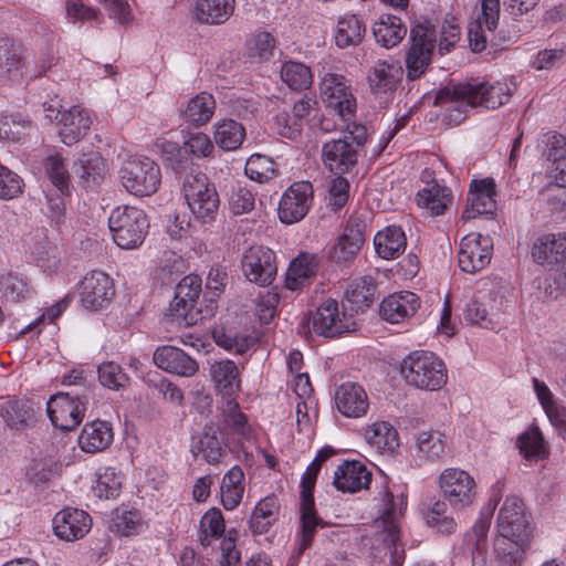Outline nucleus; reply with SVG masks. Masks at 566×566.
Here are the masks:
<instances>
[{
    "mask_svg": "<svg viewBox=\"0 0 566 566\" xmlns=\"http://www.w3.org/2000/svg\"><path fill=\"white\" fill-rule=\"evenodd\" d=\"M496 531L494 554L499 566H522L533 526L520 497L505 499L496 517Z\"/></svg>",
    "mask_w": 566,
    "mask_h": 566,
    "instance_id": "f257e3e1",
    "label": "nucleus"
},
{
    "mask_svg": "<svg viewBox=\"0 0 566 566\" xmlns=\"http://www.w3.org/2000/svg\"><path fill=\"white\" fill-rule=\"evenodd\" d=\"M335 454V450L325 446L322 448L304 472L301 481V543L298 554H303L311 545L317 527H325L326 523L317 516L314 502V488L322 464Z\"/></svg>",
    "mask_w": 566,
    "mask_h": 566,
    "instance_id": "f03ea898",
    "label": "nucleus"
},
{
    "mask_svg": "<svg viewBox=\"0 0 566 566\" xmlns=\"http://www.w3.org/2000/svg\"><path fill=\"white\" fill-rule=\"evenodd\" d=\"M513 92L505 82L490 83L486 81L473 80L452 85H447L437 92V102L462 97L471 107L481 106L488 109H495L506 104Z\"/></svg>",
    "mask_w": 566,
    "mask_h": 566,
    "instance_id": "7ed1b4c3",
    "label": "nucleus"
},
{
    "mask_svg": "<svg viewBox=\"0 0 566 566\" xmlns=\"http://www.w3.org/2000/svg\"><path fill=\"white\" fill-rule=\"evenodd\" d=\"M367 142V130L354 125L339 138H332L322 146L324 166L334 175L350 174L358 164L359 150Z\"/></svg>",
    "mask_w": 566,
    "mask_h": 566,
    "instance_id": "20e7f679",
    "label": "nucleus"
},
{
    "mask_svg": "<svg viewBox=\"0 0 566 566\" xmlns=\"http://www.w3.org/2000/svg\"><path fill=\"white\" fill-rule=\"evenodd\" d=\"M400 371L406 381L416 388L438 390L448 376L444 363L431 352L415 350L402 361Z\"/></svg>",
    "mask_w": 566,
    "mask_h": 566,
    "instance_id": "39448f33",
    "label": "nucleus"
},
{
    "mask_svg": "<svg viewBox=\"0 0 566 566\" xmlns=\"http://www.w3.org/2000/svg\"><path fill=\"white\" fill-rule=\"evenodd\" d=\"M108 227L114 242L122 249H136L143 244L149 229V220L143 209L122 206L113 209Z\"/></svg>",
    "mask_w": 566,
    "mask_h": 566,
    "instance_id": "423d86ee",
    "label": "nucleus"
},
{
    "mask_svg": "<svg viewBox=\"0 0 566 566\" xmlns=\"http://www.w3.org/2000/svg\"><path fill=\"white\" fill-rule=\"evenodd\" d=\"M182 190L187 205L197 221L208 224L216 220L220 199L216 186L209 181L206 174L198 172L187 176Z\"/></svg>",
    "mask_w": 566,
    "mask_h": 566,
    "instance_id": "0eeeda50",
    "label": "nucleus"
},
{
    "mask_svg": "<svg viewBox=\"0 0 566 566\" xmlns=\"http://www.w3.org/2000/svg\"><path fill=\"white\" fill-rule=\"evenodd\" d=\"M91 398L92 391L87 387H83L81 391H60L51 396L46 412L53 426L63 431L76 428L83 421Z\"/></svg>",
    "mask_w": 566,
    "mask_h": 566,
    "instance_id": "6e6552de",
    "label": "nucleus"
},
{
    "mask_svg": "<svg viewBox=\"0 0 566 566\" xmlns=\"http://www.w3.org/2000/svg\"><path fill=\"white\" fill-rule=\"evenodd\" d=\"M410 45L405 54L406 78L416 81L422 77L432 62L436 44V30L430 24L419 23L410 29Z\"/></svg>",
    "mask_w": 566,
    "mask_h": 566,
    "instance_id": "1a4fd4ad",
    "label": "nucleus"
},
{
    "mask_svg": "<svg viewBox=\"0 0 566 566\" xmlns=\"http://www.w3.org/2000/svg\"><path fill=\"white\" fill-rule=\"evenodd\" d=\"M119 177L128 192L140 197L155 193L161 181L159 166L148 157L127 159L119 170Z\"/></svg>",
    "mask_w": 566,
    "mask_h": 566,
    "instance_id": "9d476101",
    "label": "nucleus"
},
{
    "mask_svg": "<svg viewBox=\"0 0 566 566\" xmlns=\"http://www.w3.org/2000/svg\"><path fill=\"white\" fill-rule=\"evenodd\" d=\"M385 506L377 521L382 527L381 539L390 554L392 566H401L405 559V549L400 545L398 518L407 506V496L400 494L395 497L389 491L385 492Z\"/></svg>",
    "mask_w": 566,
    "mask_h": 566,
    "instance_id": "9b49d317",
    "label": "nucleus"
},
{
    "mask_svg": "<svg viewBox=\"0 0 566 566\" xmlns=\"http://www.w3.org/2000/svg\"><path fill=\"white\" fill-rule=\"evenodd\" d=\"M201 292V279L198 275H187L177 284L174 300L170 302L167 315L184 322L186 325H195L202 316L206 308H197L196 304Z\"/></svg>",
    "mask_w": 566,
    "mask_h": 566,
    "instance_id": "f8f14e48",
    "label": "nucleus"
},
{
    "mask_svg": "<svg viewBox=\"0 0 566 566\" xmlns=\"http://www.w3.org/2000/svg\"><path fill=\"white\" fill-rule=\"evenodd\" d=\"M533 260L553 269L559 266L554 282L566 293V232L547 233L536 239L532 247Z\"/></svg>",
    "mask_w": 566,
    "mask_h": 566,
    "instance_id": "ddd939ff",
    "label": "nucleus"
},
{
    "mask_svg": "<svg viewBox=\"0 0 566 566\" xmlns=\"http://www.w3.org/2000/svg\"><path fill=\"white\" fill-rule=\"evenodd\" d=\"M190 452L210 465L222 463L230 452L227 430L220 423H206L200 432L191 437Z\"/></svg>",
    "mask_w": 566,
    "mask_h": 566,
    "instance_id": "4468645a",
    "label": "nucleus"
},
{
    "mask_svg": "<svg viewBox=\"0 0 566 566\" xmlns=\"http://www.w3.org/2000/svg\"><path fill=\"white\" fill-rule=\"evenodd\" d=\"M439 488L454 510H463L473 504L476 497L474 479L464 470L449 468L439 476Z\"/></svg>",
    "mask_w": 566,
    "mask_h": 566,
    "instance_id": "2eb2a0df",
    "label": "nucleus"
},
{
    "mask_svg": "<svg viewBox=\"0 0 566 566\" xmlns=\"http://www.w3.org/2000/svg\"><path fill=\"white\" fill-rule=\"evenodd\" d=\"M313 331L326 338L339 337L343 334L356 331V323L352 317L339 311L335 300H326L312 316Z\"/></svg>",
    "mask_w": 566,
    "mask_h": 566,
    "instance_id": "dca6fc26",
    "label": "nucleus"
},
{
    "mask_svg": "<svg viewBox=\"0 0 566 566\" xmlns=\"http://www.w3.org/2000/svg\"><path fill=\"white\" fill-rule=\"evenodd\" d=\"M242 271L245 277L260 286L270 285L277 272L275 254L264 247H251L241 260Z\"/></svg>",
    "mask_w": 566,
    "mask_h": 566,
    "instance_id": "f3484780",
    "label": "nucleus"
},
{
    "mask_svg": "<svg viewBox=\"0 0 566 566\" xmlns=\"http://www.w3.org/2000/svg\"><path fill=\"white\" fill-rule=\"evenodd\" d=\"M313 187L308 181H301L291 185L283 193L277 214L281 222L292 224L302 220L312 203Z\"/></svg>",
    "mask_w": 566,
    "mask_h": 566,
    "instance_id": "a211bd4d",
    "label": "nucleus"
},
{
    "mask_svg": "<svg viewBox=\"0 0 566 566\" xmlns=\"http://www.w3.org/2000/svg\"><path fill=\"white\" fill-rule=\"evenodd\" d=\"M78 289L81 302L90 311H98L105 307L115 295L112 279L101 271L87 273L80 282Z\"/></svg>",
    "mask_w": 566,
    "mask_h": 566,
    "instance_id": "6ab92c4d",
    "label": "nucleus"
},
{
    "mask_svg": "<svg viewBox=\"0 0 566 566\" xmlns=\"http://www.w3.org/2000/svg\"><path fill=\"white\" fill-rule=\"evenodd\" d=\"M366 221L360 216H350L343 234L332 247L328 258L336 263H346L353 260L365 242Z\"/></svg>",
    "mask_w": 566,
    "mask_h": 566,
    "instance_id": "aec40b11",
    "label": "nucleus"
},
{
    "mask_svg": "<svg viewBox=\"0 0 566 566\" xmlns=\"http://www.w3.org/2000/svg\"><path fill=\"white\" fill-rule=\"evenodd\" d=\"M495 196V182L492 178L472 180L462 219L471 220L478 214L493 213L496 209Z\"/></svg>",
    "mask_w": 566,
    "mask_h": 566,
    "instance_id": "412c9836",
    "label": "nucleus"
},
{
    "mask_svg": "<svg viewBox=\"0 0 566 566\" xmlns=\"http://www.w3.org/2000/svg\"><path fill=\"white\" fill-rule=\"evenodd\" d=\"M420 307L418 295L409 291L392 293L379 304V316L390 324H399L412 317Z\"/></svg>",
    "mask_w": 566,
    "mask_h": 566,
    "instance_id": "4be33fe9",
    "label": "nucleus"
},
{
    "mask_svg": "<svg viewBox=\"0 0 566 566\" xmlns=\"http://www.w3.org/2000/svg\"><path fill=\"white\" fill-rule=\"evenodd\" d=\"M153 360L158 368L182 377H192L199 370L196 359L182 349L170 345L157 347Z\"/></svg>",
    "mask_w": 566,
    "mask_h": 566,
    "instance_id": "5701e85b",
    "label": "nucleus"
},
{
    "mask_svg": "<svg viewBox=\"0 0 566 566\" xmlns=\"http://www.w3.org/2000/svg\"><path fill=\"white\" fill-rule=\"evenodd\" d=\"M36 421L33 402L29 399H9L0 402V422L13 432H23Z\"/></svg>",
    "mask_w": 566,
    "mask_h": 566,
    "instance_id": "b1692460",
    "label": "nucleus"
},
{
    "mask_svg": "<svg viewBox=\"0 0 566 566\" xmlns=\"http://www.w3.org/2000/svg\"><path fill=\"white\" fill-rule=\"evenodd\" d=\"M91 527V516L85 511L78 509H64L56 513L53 518L55 535L66 542L82 538Z\"/></svg>",
    "mask_w": 566,
    "mask_h": 566,
    "instance_id": "393cba45",
    "label": "nucleus"
},
{
    "mask_svg": "<svg viewBox=\"0 0 566 566\" xmlns=\"http://www.w3.org/2000/svg\"><path fill=\"white\" fill-rule=\"evenodd\" d=\"M56 125L61 142L66 146H72L86 136L92 125V118L85 109L73 106L63 111Z\"/></svg>",
    "mask_w": 566,
    "mask_h": 566,
    "instance_id": "a878e982",
    "label": "nucleus"
},
{
    "mask_svg": "<svg viewBox=\"0 0 566 566\" xmlns=\"http://www.w3.org/2000/svg\"><path fill=\"white\" fill-rule=\"evenodd\" d=\"M459 266L463 272L475 273L484 269L491 261L489 242L476 237H464L460 242L458 255Z\"/></svg>",
    "mask_w": 566,
    "mask_h": 566,
    "instance_id": "bb28decb",
    "label": "nucleus"
},
{
    "mask_svg": "<svg viewBox=\"0 0 566 566\" xmlns=\"http://www.w3.org/2000/svg\"><path fill=\"white\" fill-rule=\"evenodd\" d=\"M403 69L398 62L378 61L368 72V84L376 96H389L402 78Z\"/></svg>",
    "mask_w": 566,
    "mask_h": 566,
    "instance_id": "cd10ccee",
    "label": "nucleus"
},
{
    "mask_svg": "<svg viewBox=\"0 0 566 566\" xmlns=\"http://www.w3.org/2000/svg\"><path fill=\"white\" fill-rule=\"evenodd\" d=\"M371 482V472L360 461H344L334 473L333 484L342 491L355 493L367 489Z\"/></svg>",
    "mask_w": 566,
    "mask_h": 566,
    "instance_id": "c85d7f7f",
    "label": "nucleus"
},
{
    "mask_svg": "<svg viewBox=\"0 0 566 566\" xmlns=\"http://www.w3.org/2000/svg\"><path fill=\"white\" fill-rule=\"evenodd\" d=\"M322 94L328 99L329 104L338 112L342 116L345 114H352L356 107L355 99L348 91L347 80L335 73H327L321 81L319 84Z\"/></svg>",
    "mask_w": 566,
    "mask_h": 566,
    "instance_id": "c756f323",
    "label": "nucleus"
},
{
    "mask_svg": "<svg viewBox=\"0 0 566 566\" xmlns=\"http://www.w3.org/2000/svg\"><path fill=\"white\" fill-rule=\"evenodd\" d=\"M335 402L338 411L347 418H359L369 407L366 391L355 382L342 384L335 392Z\"/></svg>",
    "mask_w": 566,
    "mask_h": 566,
    "instance_id": "7c9ffc66",
    "label": "nucleus"
},
{
    "mask_svg": "<svg viewBox=\"0 0 566 566\" xmlns=\"http://www.w3.org/2000/svg\"><path fill=\"white\" fill-rule=\"evenodd\" d=\"M24 59L20 46L9 38H0V78L21 83L23 78Z\"/></svg>",
    "mask_w": 566,
    "mask_h": 566,
    "instance_id": "2f4dec72",
    "label": "nucleus"
},
{
    "mask_svg": "<svg viewBox=\"0 0 566 566\" xmlns=\"http://www.w3.org/2000/svg\"><path fill=\"white\" fill-rule=\"evenodd\" d=\"M114 440L112 424L104 420L85 423L78 437V444L86 453H95L108 448Z\"/></svg>",
    "mask_w": 566,
    "mask_h": 566,
    "instance_id": "473e14b6",
    "label": "nucleus"
},
{
    "mask_svg": "<svg viewBox=\"0 0 566 566\" xmlns=\"http://www.w3.org/2000/svg\"><path fill=\"white\" fill-rule=\"evenodd\" d=\"M376 253L384 260H394L401 255L407 247V239L399 226H388L374 238Z\"/></svg>",
    "mask_w": 566,
    "mask_h": 566,
    "instance_id": "72a5a7b5",
    "label": "nucleus"
},
{
    "mask_svg": "<svg viewBox=\"0 0 566 566\" xmlns=\"http://www.w3.org/2000/svg\"><path fill=\"white\" fill-rule=\"evenodd\" d=\"M235 0H197L195 18L199 23L219 25L233 14Z\"/></svg>",
    "mask_w": 566,
    "mask_h": 566,
    "instance_id": "f704fd0d",
    "label": "nucleus"
},
{
    "mask_svg": "<svg viewBox=\"0 0 566 566\" xmlns=\"http://www.w3.org/2000/svg\"><path fill=\"white\" fill-rule=\"evenodd\" d=\"M280 514V502L276 495L271 494L261 499L254 506L250 516V530L254 535H262L269 532L277 521Z\"/></svg>",
    "mask_w": 566,
    "mask_h": 566,
    "instance_id": "c9c22d12",
    "label": "nucleus"
},
{
    "mask_svg": "<svg viewBox=\"0 0 566 566\" xmlns=\"http://www.w3.org/2000/svg\"><path fill=\"white\" fill-rule=\"evenodd\" d=\"M214 109L216 101L213 96L207 92H201L181 106L180 115L186 123L199 127L211 119Z\"/></svg>",
    "mask_w": 566,
    "mask_h": 566,
    "instance_id": "e433bc0d",
    "label": "nucleus"
},
{
    "mask_svg": "<svg viewBox=\"0 0 566 566\" xmlns=\"http://www.w3.org/2000/svg\"><path fill=\"white\" fill-rule=\"evenodd\" d=\"M504 484L497 481L492 488V494L488 507L481 512L480 518L464 536V544L488 543V534L491 526L492 514L501 501Z\"/></svg>",
    "mask_w": 566,
    "mask_h": 566,
    "instance_id": "4c0bfd02",
    "label": "nucleus"
},
{
    "mask_svg": "<svg viewBox=\"0 0 566 566\" xmlns=\"http://www.w3.org/2000/svg\"><path fill=\"white\" fill-rule=\"evenodd\" d=\"M373 34L378 44L391 49L403 40L407 28L399 17L387 13L374 24Z\"/></svg>",
    "mask_w": 566,
    "mask_h": 566,
    "instance_id": "58836bf2",
    "label": "nucleus"
},
{
    "mask_svg": "<svg viewBox=\"0 0 566 566\" xmlns=\"http://www.w3.org/2000/svg\"><path fill=\"white\" fill-rule=\"evenodd\" d=\"M74 175L85 187L99 185L105 172V161L97 151H88L74 163Z\"/></svg>",
    "mask_w": 566,
    "mask_h": 566,
    "instance_id": "ea45409f",
    "label": "nucleus"
},
{
    "mask_svg": "<svg viewBox=\"0 0 566 566\" xmlns=\"http://www.w3.org/2000/svg\"><path fill=\"white\" fill-rule=\"evenodd\" d=\"M377 284L373 276L366 275L352 282L345 292L346 301L350 304V310L364 312L370 307L375 301Z\"/></svg>",
    "mask_w": 566,
    "mask_h": 566,
    "instance_id": "a19ab883",
    "label": "nucleus"
},
{
    "mask_svg": "<svg viewBox=\"0 0 566 566\" xmlns=\"http://www.w3.org/2000/svg\"><path fill=\"white\" fill-rule=\"evenodd\" d=\"M317 268L318 260L316 255L300 253L290 262L285 276V286L291 291L301 289L306 280L315 275Z\"/></svg>",
    "mask_w": 566,
    "mask_h": 566,
    "instance_id": "79ce46f5",
    "label": "nucleus"
},
{
    "mask_svg": "<svg viewBox=\"0 0 566 566\" xmlns=\"http://www.w3.org/2000/svg\"><path fill=\"white\" fill-rule=\"evenodd\" d=\"M244 473L238 465L232 467L222 478L220 485L221 502L226 510L235 509L244 492Z\"/></svg>",
    "mask_w": 566,
    "mask_h": 566,
    "instance_id": "37998d69",
    "label": "nucleus"
},
{
    "mask_svg": "<svg viewBox=\"0 0 566 566\" xmlns=\"http://www.w3.org/2000/svg\"><path fill=\"white\" fill-rule=\"evenodd\" d=\"M366 33L365 22L357 15H347L338 20L335 43L340 49L357 46Z\"/></svg>",
    "mask_w": 566,
    "mask_h": 566,
    "instance_id": "c03bdc74",
    "label": "nucleus"
},
{
    "mask_svg": "<svg viewBox=\"0 0 566 566\" xmlns=\"http://www.w3.org/2000/svg\"><path fill=\"white\" fill-rule=\"evenodd\" d=\"M451 201V191L436 182L421 189L417 195L418 206L428 209L432 216L442 214Z\"/></svg>",
    "mask_w": 566,
    "mask_h": 566,
    "instance_id": "a18cd8bd",
    "label": "nucleus"
},
{
    "mask_svg": "<svg viewBox=\"0 0 566 566\" xmlns=\"http://www.w3.org/2000/svg\"><path fill=\"white\" fill-rule=\"evenodd\" d=\"M210 375L216 387L224 395H232L239 389V370L234 361L226 359L216 361L210 367Z\"/></svg>",
    "mask_w": 566,
    "mask_h": 566,
    "instance_id": "49530a36",
    "label": "nucleus"
},
{
    "mask_svg": "<svg viewBox=\"0 0 566 566\" xmlns=\"http://www.w3.org/2000/svg\"><path fill=\"white\" fill-rule=\"evenodd\" d=\"M367 442L379 452H394L399 446L398 432L388 422H376L366 429Z\"/></svg>",
    "mask_w": 566,
    "mask_h": 566,
    "instance_id": "de8ad7c7",
    "label": "nucleus"
},
{
    "mask_svg": "<svg viewBox=\"0 0 566 566\" xmlns=\"http://www.w3.org/2000/svg\"><path fill=\"white\" fill-rule=\"evenodd\" d=\"M280 73L282 81L294 91L306 90L313 82L311 69L301 62H284Z\"/></svg>",
    "mask_w": 566,
    "mask_h": 566,
    "instance_id": "09e8293b",
    "label": "nucleus"
},
{
    "mask_svg": "<svg viewBox=\"0 0 566 566\" xmlns=\"http://www.w3.org/2000/svg\"><path fill=\"white\" fill-rule=\"evenodd\" d=\"M245 129L241 123L233 119H227L217 125L214 140L223 150H234L239 148L244 139Z\"/></svg>",
    "mask_w": 566,
    "mask_h": 566,
    "instance_id": "8fccbe9b",
    "label": "nucleus"
},
{
    "mask_svg": "<svg viewBox=\"0 0 566 566\" xmlns=\"http://www.w3.org/2000/svg\"><path fill=\"white\" fill-rule=\"evenodd\" d=\"M29 117L20 112L4 114L0 117V139L20 142L30 130Z\"/></svg>",
    "mask_w": 566,
    "mask_h": 566,
    "instance_id": "3c124183",
    "label": "nucleus"
},
{
    "mask_svg": "<svg viewBox=\"0 0 566 566\" xmlns=\"http://www.w3.org/2000/svg\"><path fill=\"white\" fill-rule=\"evenodd\" d=\"M245 175L259 184H264L276 176V164L265 155L253 154L244 166Z\"/></svg>",
    "mask_w": 566,
    "mask_h": 566,
    "instance_id": "603ef678",
    "label": "nucleus"
},
{
    "mask_svg": "<svg viewBox=\"0 0 566 566\" xmlns=\"http://www.w3.org/2000/svg\"><path fill=\"white\" fill-rule=\"evenodd\" d=\"M45 174L53 186L64 196L70 191V174L60 154H51L44 160Z\"/></svg>",
    "mask_w": 566,
    "mask_h": 566,
    "instance_id": "864d4df0",
    "label": "nucleus"
},
{
    "mask_svg": "<svg viewBox=\"0 0 566 566\" xmlns=\"http://www.w3.org/2000/svg\"><path fill=\"white\" fill-rule=\"evenodd\" d=\"M542 156L557 165L566 158V137L556 132L543 133L537 139Z\"/></svg>",
    "mask_w": 566,
    "mask_h": 566,
    "instance_id": "5fc2aeb1",
    "label": "nucleus"
},
{
    "mask_svg": "<svg viewBox=\"0 0 566 566\" xmlns=\"http://www.w3.org/2000/svg\"><path fill=\"white\" fill-rule=\"evenodd\" d=\"M227 273L222 268H211L206 282L207 292L205 298L208 301L205 317H211L217 310L216 298L223 292L226 286Z\"/></svg>",
    "mask_w": 566,
    "mask_h": 566,
    "instance_id": "6e6d98bb",
    "label": "nucleus"
},
{
    "mask_svg": "<svg viewBox=\"0 0 566 566\" xmlns=\"http://www.w3.org/2000/svg\"><path fill=\"white\" fill-rule=\"evenodd\" d=\"M98 380L103 387L112 390L125 388L129 382L128 375L115 361H104L97 368Z\"/></svg>",
    "mask_w": 566,
    "mask_h": 566,
    "instance_id": "4d7b16f0",
    "label": "nucleus"
},
{
    "mask_svg": "<svg viewBox=\"0 0 566 566\" xmlns=\"http://www.w3.org/2000/svg\"><path fill=\"white\" fill-rule=\"evenodd\" d=\"M416 443L419 453L430 461L440 459L446 451L443 434L440 432L422 431L418 434Z\"/></svg>",
    "mask_w": 566,
    "mask_h": 566,
    "instance_id": "13d9d810",
    "label": "nucleus"
},
{
    "mask_svg": "<svg viewBox=\"0 0 566 566\" xmlns=\"http://www.w3.org/2000/svg\"><path fill=\"white\" fill-rule=\"evenodd\" d=\"M31 255L36 265L44 272L55 271L60 262L57 248L46 238L35 242Z\"/></svg>",
    "mask_w": 566,
    "mask_h": 566,
    "instance_id": "bf43d9fd",
    "label": "nucleus"
},
{
    "mask_svg": "<svg viewBox=\"0 0 566 566\" xmlns=\"http://www.w3.org/2000/svg\"><path fill=\"white\" fill-rule=\"evenodd\" d=\"M0 291L10 302H21L30 296L27 277L21 274L8 273L0 279Z\"/></svg>",
    "mask_w": 566,
    "mask_h": 566,
    "instance_id": "052dcab7",
    "label": "nucleus"
},
{
    "mask_svg": "<svg viewBox=\"0 0 566 566\" xmlns=\"http://www.w3.org/2000/svg\"><path fill=\"white\" fill-rule=\"evenodd\" d=\"M140 523L137 510L117 509L112 515L111 530L120 536H129L137 532Z\"/></svg>",
    "mask_w": 566,
    "mask_h": 566,
    "instance_id": "680f3d73",
    "label": "nucleus"
},
{
    "mask_svg": "<svg viewBox=\"0 0 566 566\" xmlns=\"http://www.w3.org/2000/svg\"><path fill=\"white\" fill-rule=\"evenodd\" d=\"M120 489L122 476L114 468H106L103 473L98 474L96 484L93 486V492L95 496L108 500L118 496Z\"/></svg>",
    "mask_w": 566,
    "mask_h": 566,
    "instance_id": "e2e57ef3",
    "label": "nucleus"
},
{
    "mask_svg": "<svg viewBox=\"0 0 566 566\" xmlns=\"http://www.w3.org/2000/svg\"><path fill=\"white\" fill-rule=\"evenodd\" d=\"M518 448L524 458L528 460L543 459L546 454L544 438L537 427L531 428L530 431L518 437Z\"/></svg>",
    "mask_w": 566,
    "mask_h": 566,
    "instance_id": "0e129e2a",
    "label": "nucleus"
},
{
    "mask_svg": "<svg viewBox=\"0 0 566 566\" xmlns=\"http://www.w3.org/2000/svg\"><path fill=\"white\" fill-rule=\"evenodd\" d=\"M158 146L167 167L179 174L188 166L190 156L185 146L180 147L178 143L167 140L158 144Z\"/></svg>",
    "mask_w": 566,
    "mask_h": 566,
    "instance_id": "69168bd1",
    "label": "nucleus"
},
{
    "mask_svg": "<svg viewBox=\"0 0 566 566\" xmlns=\"http://www.w3.org/2000/svg\"><path fill=\"white\" fill-rule=\"evenodd\" d=\"M255 198L253 192L244 186L232 187L229 196V207L233 214L239 216L253 210Z\"/></svg>",
    "mask_w": 566,
    "mask_h": 566,
    "instance_id": "338daca9",
    "label": "nucleus"
},
{
    "mask_svg": "<svg viewBox=\"0 0 566 566\" xmlns=\"http://www.w3.org/2000/svg\"><path fill=\"white\" fill-rule=\"evenodd\" d=\"M275 48L274 36L266 31L254 34L249 48V56L258 61H269L273 56Z\"/></svg>",
    "mask_w": 566,
    "mask_h": 566,
    "instance_id": "774afa93",
    "label": "nucleus"
}]
</instances>
